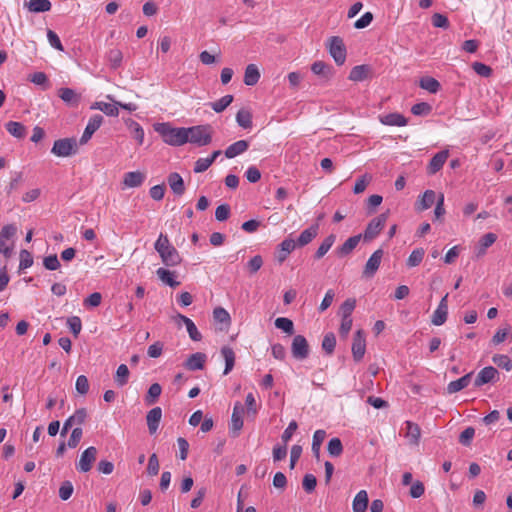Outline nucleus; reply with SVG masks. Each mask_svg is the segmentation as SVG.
Returning a JSON list of instances; mask_svg holds the SVG:
<instances>
[{
    "label": "nucleus",
    "mask_w": 512,
    "mask_h": 512,
    "mask_svg": "<svg viewBox=\"0 0 512 512\" xmlns=\"http://www.w3.org/2000/svg\"><path fill=\"white\" fill-rule=\"evenodd\" d=\"M155 131L158 132L163 141L171 146H182L188 142L186 128H173L168 123H159L155 125Z\"/></svg>",
    "instance_id": "f257e3e1"
},
{
    "label": "nucleus",
    "mask_w": 512,
    "mask_h": 512,
    "mask_svg": "<svg viewBox=\"0 0 512 512\" xmlns=\"http://www.w3.org/2000/svg\"><path fill=\"white\" fill-rule=\"evenodd\" d=\"M213 133V127L209 124L186 128L188 142L199 147L209 145L212 142Z\"/></svg>",
    "instance_id": "f03ea898"
},
{
    "label": "nucleus",
    "mask_w": 512,
    "mask_h": 512,
    "mask_svg": "<svg viewBox=\"0 0 512 512\" xmlns=\"http://www.w3.org/2000/svg\"><path fill=\"white\" fill-rule=\"evenodd\" d=\"M78 151V143L75 138H62L54 142L51 153L57 157H69Z\"/></svg>",
    "instance_id": "7ed1b4c3"
},
{
    "label": "nucleus",
    "mask_w": 512,
    "mask_h": 512,
    "mask_svg": "<svg viewBox=\"0 0 512 512\" xmlns=\"http://www.w3.org/2000/svg\"><path fill=\"white\" fill-rule=\"evenodd\" d=\"M388 218V213H382L379 216L373 218L367 225L362 235L364 242H370L375 239L380 232L383 230Z\"/></svg>",
    "instance_id": "20e7f679"
},
{
    "label": "nucleus",
    "mask_w": 512,
    "mask_h": 512,
    "mask_svg": "<svg viewBox=\"0 0 512 512\" xmlns=\"http://www.w3.org/2000/svg\"><path fill=\"white\" fill-rule=\"evenodd\" d=\"M329 53L333 57L337 65L344 64L346 60V47L342 38L333 36L329 39Z\"/></svg>",
    "instance_id": "39448f33"
},
{
    "label": "nucleus",
    "mask_w": 512,
    "mask_h": 512,
    "mask_svg": "<svg viewBox=\"0 0 512 512\" xmlns=\"http://www.w3.org/2000/svg\"><path fill=\"white\" fill-rule=\"evenodd\" d=\"M309 344L303 335L294 336L291 344L292 356L297 360H304L309 356Z\"/></svg>",
    "instance_id": "423d86ee"
},
{
    "label": "nucleus",
    "mask_w": 512,
    "mask_h": 512,
    "mask_svg": "<svg viewBox=\"0 0 512 512\" xmlns=\"http://www.w3.org/2000/svg\"><path fill=\"white\" fill-rule=\"evenodd\" d=\"M499 375L500 374L495 367L486 366L477 374L474 380V386L479 388L485 384L495 383L499 380Z\"/></svg>",
    "instance_id": "0eeeda50"
},
{
    "label": "nucleus",
    "mask_w": 512,
    "mask_h": 512,
    "mask_svg": "<svg viewBox=\"0 0 512 512\" xmlns=\"http://www.w3.org/2000/svg\"><path fill=\"white\" fill-rule=\"evenodd\" d=\"M383 255L384 251L382 249H378L369 257L362 272L363 278L369 279L374 277L380 267Z\"/></svg>",
    "instance_id": "6e6552de"
},
{
    "label": "nucleus",
    "mask_w": 512,
    "mask_h": 512,
    "mask_svg": "<svg viewBox=\"0 0 512 512\" xmlns=\"http://www.w3.org/2000/svg\"><path fill=\"white\" fill-rule=\"evenodd\" d=\"M97 457V449L94 446H90L85 449L77 463V469L80 472H88L91 470L93 463L95 462Z\"/></svg>",
    "instance_id": "1a4fd4ad"
},
{
    "label": "nucleus",
    "mask_w": 512,
    "mask_h": 512,
    "mask_svg": "<svg viewBox=\"0 0 512 512\" xmlns=\"http://www.w3.org/2000/svg\"><path fill=\"white\" fill-rule=\"evenodd\" d=\"M366 351V341L362 330L356 331L352 343V355L356 362L363 359Z\"/></svg>",
    "instance_id": "9d476101"
},
{
    "label": "nucleus",
    "mask_w": 512,
    "mask_h": 512,
    "mask_svg": "<svg viewBox=\"0 0 512 512\" xmlns=\"http://www.w3.org/2000/svg\"><path fill=\"white\" fill-rule=\"evenodd\" d=\"M103 122V116L100 114L93 115L79 140L80 144H86L92 137V135L100 128Z\"/></svg>",
    "instance_id": "9b49d317"
},
{
    "label": "nucleus",
    "mask_w": 512,
    "mask_h": 512,
    "mask_svg": "<svg viewBox=\"0 0 512 512\" xmlns=\"http://www.w3.org/2000/svg\"><path fill=\"white\" fill-rule=\"evenodd\" d=\"M86 417H87V411L85 408L77 409L75 411V413L64 422L63 428L61 430V436H65L67 434L68 430L73 425H79V426L82 425L85 422Z\"/></svg>",
    "instance_id": "f8f14e48"
},
{
    "label": "nucleus",
    "mask_w": 512,
    "mask_h": 512,
    "mask_svg": "<svg viewBox=\"0 0 512 512\" xmlns=\"http://www.w3.org/2000/svg\"><path fill=\"white\" fill-rule=\"evenodd\" d=\"M448 294H446L440 301L437 309L434 311L432 315L431 322L436 326L443 325L447 320L448 315V304H447Z\"/></svg>",
    "instance_id": "ddd939ff"
},
{
    "label": "nucleus",
    "mask_w": 512,
    "mask_h": 512,
    "mask_svg": "<svg viewBox=\"0 0 512 512\" xmlns=\"http://www.w3.org/2000/svg\"><path fill=\"white\" fill-rule=\"evenodd\" d=\"M207 356L202 352L191 354L184 362V367L190 371L202 370L204 368Z\"/></svg>",
    "instance_id": "4468645a"
},
{
    "label": "nucleus",
    "mask_w": 512,
    "mask_h": 512,
    "mask_svg": "<svg viewBox=\"0 0 512 512\" xmlns=\"http://www.w3.org/2000/svg\"><path fill=\"white\" fill-rule=\"evenodd\" d=\"M58 96L70 107H77L81 101V95L71 88H60Z\"/></svg>",
    "instance_id": "2eb2a0df"
},
{
    "label": "nucleus",
    "mask_w": 512,
    "mask_h": 512,
    "mask_svg": "<svg viewBox=\"0 0 512 512\" xmlns=\"http://www.w3.org/2000/svg\"><path fill=\"white\" fill-rule=\"evenodd\" d=\"M162 418V409L160 407L152 408L146 415V421L149 433L155 434L158 430L159 423Z\"/></svg>",
    "instance_id": "dca6fc26"
},
{
    "label": "nucleus",
    "mask_w": 512,
    "mask_h": 512,
    "mask_svg": "<svg viewBox=\"0 0 512 512\" xmlns=\"http://www.w3.org/2000/svg\"><path fill=\"white\" fill-rule=\"evenodd\" d=\"M146 175L140 171H132L124 174L122 184L124 187H139L145 181Z\"/></svg>",
    "instance_id": "f3484780"
},
{
    "label": "nucleus",
    "mask_w": 512,
    "mask_h": 512,
    "mask_svg": "<svg viewBox=\"0 0 512 512\" xmlns=\"http://www.w3.org/2000/svg\"><path fill=\"white\" fill-rule=\"evenodd\" d=\"M244 413V407L240 402H236L233 413L231 416V431L236 436L243 427L242 414Z\"/></svg>",
    "instance_id": "a211bd4d"
},
{
    "label": "nucleus",
    "mask_w": 512,
    "mask_h": 512,
    "mask_svg": "<svg viewBox=\"0 0 512 512\" xmlns=\"http://www.w3.org/2000/svg\"><path fill=\"white\" fill-rule=\"evenodd\" d=\"M159 255L166 266H177L182 262V258L174 246L163 250Z\"/></svg>",
    "instance_id": "6ab92c4d"
},
{
    "label": "nucleus",
    "mask_w": 512,
    "mask_h": 512,
    "mask_svg": "<svg viewBox=\"0 0 512 512\" xmlns=\"http://www.w3.org/2000/svg\"><path fill=\"white\" fill-rule=\"evenodd\" d=\"M319 225L313 224L307 229L303 230L297 238L296 244L298 247H304L308 245L318 235Z\"/></svg>",
    "instance_id": "aec40b11"
},
{
    "label": "nucleus",
    "mask_w": 512,
    "mask_h": 512,
    "mask_svg": "<svg viewBox=\"0 0 512 512\" xmlns=\"http://www.w3.org/2000/svg\"><path fill=\"white\" fill-rule=\"evenodd\" d=\"M448 151H440L436 153L430 160L427 170L429 174H435L440 171L448 158Z\"/></svg>",
    "instance_id": "412c9836"
},
{
    "label": "nucleus",
    "mask_w": 512,
    "mask_h": 512,
    "mask_svg": "<svg viewBox=\"0 0 512 512\" xmlns=\"http://www.w3.org/2000/svg\"><path fill=\"white\" fill-rule=\"evenodd\" d=\"M362 240V235H354L349 237L341 246L336 249V253L339 257H345L349 255Z\"/></svg>",
    "instance_id": "4be33fe9"
},
{
    "label": "nucleus",
    "mask_w": 512,
    "mask_h": 512,
    "mask_svg": "<svg viewBox=\"0 0 512 512\" xmlns=\"http://www.w3.org/2000/svg\"><path fill=\"white\" fill-rule=\"evenodd\" d=\"M167 181L170 186V189L172 190V192L175 195L181 196L184 194L185 184H184V180H183L182 176L179 173H177V172L170 173L168 175Z\"/></svg>",
    "instance_id": "5701e85b"
},
{
    "label": "nucleus",
    "mask_w": 512,
    "mask_h": 512,
    "mask_svg": "<svg viewBox=\"0 0 512 512\" xmlns=\"http://www.w3.org/2000/svg\"><path fill=\"white\" fill-rule=\"evenodd\" d=\"M24 7L32 13H42L51 10L52 4L49 0H29L24 2Z\"/></svg>",
    "instance_id": "b1692460"
},
{
    "label": "nucleus",
    "mask_w": 512,
    "mask_h": 512,
    "mask_svg": "<svg viewBox=\"0 0 512 512\" xmlns=\"http://www.w3.org/2000/svg\"><path fill=\"white\" fill-rule=\"evenodd\" d=\"M249 148V142L246 140H238L233 144L229 145L224 154L227 158H234L244 152H246Z\"/></svg>",
    "instance_id": "393cba45"
},
{
    "label": "nucleus",
    "mask_w": 512,
    "mask_h": 512,
    "mask_svg": "<svg viewBox=\"0 0 512 512\" xmlns=\"http://www.w3.org/2000/svg\"><path fill=\"white\" fill-rule=\"evenodd\" d=\"M497 240V236L494 233H487L483 235L479 242L478 247L476 248V257H482L486 254L487 248L492 246Z\"/></svg>",
    "instance_id": "a878e982"
},
{
    "label": "nucleus",
    "mask_w": 512,
    "mask_h": 512,
    "mask_svg": "<svg viewBox=\"0 0 512 512\" xmlns=\"http://www.w3.org/2000/svg\"><path fill=\"white\" fill-rule=\"evenodd\" d=\"M380 122L387 126H405L407 118L400 113H389L380 117Z\"/></svg>",
    "instance_id": "bb28decb"
},
{
    "label": "nucleus",
    "mask_w": 512,
    "mask_h": 512,
    "mask_svg": "<svg viewBox=\"0 0 512 512\" xmlns=\"http://www.w3.org/2000/svg\"><path fill=\"white\" fill-rule=\"evenodd\" d=\"M472 374L473 372H470L455 381H451L447 386V392L454 394L466 388L471 381Z\"/></svg>",
    "instance_id": "cd10ccee"
},
{
    "label": "nucleus",
    "mask_w": 512,
    "mask_h": 512,
    "mask_svg": "<svg viewBox=\"0 0 512 512\" xmlns=\"http://www.w3.org/2000/svg\"><path fill=\"white\" fill-rule=\"evenodd\" d=\"M260 79V72L258 67L255 64H249L245 68L244 73V83L247 86H254L258 83Z\"/></svg>",
    "instance_id": "c85d7f7f"
},
{
    "label": "nucleus",
    "mask_w": 512,
    "mask_h": 512,
    "mask_svg": "<svg viewBox=\"0 0 512 512\" xmlns=\"http://www.w3.org/2000/svg\"><path fill=\"white\" fill-rule=\"evenodd\" d=\"M368 494L365 490L359 491L352 503L353 512H366L368 507Z\"/></svg>",
    "instance_id": "c756f323"
},
{
    "label": "nucleus",
    "mask_w": 512,
    "mask_h": 512,
    "mask_svg": "<svg viewBox=\"0 0 512 512\" xmlns=\"http://www.w3.org/2000/svg\"><path fill=\"white\" fill-rule=\"evenodd\" d=\"M158 278L171 288H176L180 285L179 281L175 280V272L165 268H158L156 271Z\"/></svg>",
    "instance_id": "7c9ffc66"
},
{
    "label": "nucleus",
    "mask_w": 512,
    "mask_h": 512,
    "mask_svg": "<svg viewBox=\"0 0 512 512\" xmlns=\"http://www.w3.org/2000/svg\"><path fill=\"white\" fill-rule=\"evenodd\" d=\"M125 124L130 130L133 138L138 142L139 145H142L144 141V130L140 124L131 118L126 119Z\"/></svg>",
    "instance_id": "2f4dec72"
},
{
    "label": "nucleus",
    "mask_w": 512,
    "mask_h": 512,
    "mask_svg": "<svg viewBox=\"0 0 512 512\" xmlns=\"http://www.w3.org/2000/svg\"><path fill=\"white\" fill-rule=\"evenodd\" d=\"M221 354L225 360V369L223 374L227 375L232 371L235 365V353L231 347L224 346L221 348Z\"/></svg>",
    "instance_id": "473e14b6"
},
{
    "label": "nucleus",
    "mask_w": 512,
    "mask_h": 512,
    "mask_svg": "<svg viewBox=\"0 0 512 512\" xmlns=\"http://www.w3.org/2000/svg\"><path fill=\"white\" fill-rule=\"evenodd\" d=\"M370 71L371 69L368 65H357L351 69L349 79L355 82L363 81L368 77Z\"/></svg>",
    "instance_id": "72a5a7b5"
},
{
    "label": "nucleus",
    "mask_w": 512,
    "mask_h": 512,
    "mask_svg": "<svg viewBox=\"0 0 512 512\" xmlns=\"http://www.w3.org/2000/svg\"><path fill=\"white\" fill-rule=\"evenodd\" d=\"M436 200V193L433 190H426L422 197L417 201V210L423 211L430 208Z\"/></svg>",
    "instance_id": "f704fd0d"
},
{
    "label": "nucleus",
    "mask_w": 512,
    "mask_h": 512,
    "mask_svg": "<svg viewBox=\"0 0 512 512\" xmlns=\"http://www.w3.org/2000/svg\"><path fill=\"white\" fill-rule=\"evenodd\" d=\"M336 236L334 234L328 235L320 244L318 249L316 250L314 254V258L319 260L330 250V248L335 243Z\"/></svg>",
    "instance_id": "c9c22d12"
},
{
    "label": "nucleus",
    "mask_w": 512,
    "mask_h": 512,
    "mask_svg": "<svg viewBox=\"0 0 512 512\" xmlns=\"http://www.w3.org/2000/svg\"><path fill=\"white\" fill-rule=\"evenodd\" d=\"M6 130L14 137L18 139H22L25 137L26 134V128L25 126L16 121H9L5 125Z\"/></svg>",
    "instance_id": "e433bc0d"
},
{
    "label": "nucleus",
    "mask_w": 512,
    "mask_h": 512,
    "mask_svg": "<svg viewBox=\"0 0 512 512\" xmlns=\"http://www.w3.org/2000/svg\"><path fill=\"white\" fill-rule=\"evenodd\" d=\"M118 105L116 103L110 104L105 102H95L91 109H99L108 116L116 117L119 114Z\"/></svg>",
    "instance_id": "4c0bfd02"
},
{
    "label": "nucleus",
    "mask_w": 512,
    "mask_h": 512,
    "mask_svg": "<svg viewBox=\"0 0 512 512\" xmlns=\"http://www.w3.org/2000/svg\"><path fill=\"white\" fill-rule=\"evenodd\" d=\"M311 70L314 74L329 79L332 76V68L323 61H316L312 64Z\"/></svg>",
    "instance_id": "58836bf2"
},
{
    "label": "nucleus",
    "mask_w": 512,
    "mask_h": 512,
    "mask_svg": "<svg viewBox=\"0 0 512 512\" xmlns=\"http://www.w3.org/2000/svg\"><path fill=\"white\" fill-rule=\"evenodd\" d=\"M236 122L237 124L244 128L248 129L252 127V114L247 109H240L236 114Z\"/></svg>",
    "instance_id": "ea45409f"
},
{
    "label": "nucleus",
    "mask_w": 512,
    "mask_h": 512,
    "mask_svg": "<svg viewBox=\"0 0 512 512\" xmlns=\"http://www.w3.org/2000/svg\"><path fill=\"white\" fill-rule=\"evenodd\" d=\"M406 436L409 438L410 443L417 445L421 436L420 427L410 421L406 422Z\"/></svg>",
    "instance_id": "a19ab883"
},
{
    "label": "nucleus",
    "mask_w": 512,
    "mask_h": 512,
    "mask_svg": "<svg viewBox=\"0 0 512 512\" xmlns=\"http://www.w3.org/2000/svg\"><path fill=\"white\" fill-rule=\"evenodd\" d=\"M326 437V432L324 430H316L313 435V441H312V452L314 456L319 459L320 456V448L322 445V442L324 441Z\"/></svg>",
    "instance_id": "79ce46f5"
},
{
    "label": "nucleus",
    "mask_w": 512,
    "mask_h": 512,
    "mask_svg": "<svg viewBox=\"0 0 512 512\" xmlns=\"http://www.w3.org/2000/svg\"><path fill=\"white\" fill-rule=\"evenodd\" d=\"M420 87L430 93H437L440 89V83L433 77H423L420 80Z\"/></svg>",
    "instance_id": "37998d69"
},
{
    "label": "nucleus",
    "mask_w": 512,
    "mask_h": 512,
    "mask_svg": "<svg viewBox=\"0 0 512 512\" xmlns=\"http://www.w3.org/2000/svg\"><path fill=\"white\" fill-rule=\"evenodd\" d=\"M129 369L127 365L121 364L116 371L115 382L119 387H123L127 384L129 379Z\"/></svg>",
    "instance_id": "c03bdc74"
},
{
    "label": "nucleus",
    "mask_w": 512,
    "mask_h": 512,
    "mask_svg": "<svg viewBox=\"0 0 512 512\" xmlns=\"http://www.w3.org/2000/svg\"><path fill=\"white\" fill-rule=\"evenodd\" d=\"M162 387L158 383H153L146 394L145 401L148 405L154 404L161 395Z\"/></svg>",
    "instance_id": "a18cd8bd"
},
{
    "label": "nucleus",
    "mask_w": 512,
    "mask_h": 512,
    "mask_svg": "<svg viewBox=\"0 0 512 512\" xmlns=\"http://www.w3.org/2000/svg\"><path fill=\"white\" fill-rule=\"evenodd\" d=\"M232 101V95H225L219 100L210 103V106L216 113H221L232 103Z\"/></svg>",
    "instance_id": "49530a36"
},
{
    "label": "nucleus",
    "mask_w": 512,
    "mask_h": 512,
    "mask_svg": "<svg viewBox=\"0 0 512 512\" xmlns=\"http://www.w3.org/2000/svg\"><path fill=\"white\" fill-rule=\"evenodd\" d=\"M336 346V337L334 333L329 332L325 334L322 340V349L326 352V354L331 355Z\"/></svg>",
    "instance_id": "de8ad7c7"
},
{
    "label": "nucleus",
    "mask_w": 512,
    "mask_h": 512,
    "mask_svg": "<svg viewBox=\"0 0 512 512\" xmlns=\"http://www.w3.org/2000/svg\"><path fill=\"white\" fill-rule=\"evenodd\" d=\"M327 450L330 456L338 457L343 452V445L339 438H332L327 445Z\"/></svg>",
    "instance_id": "09e8293b"
},
{
    "label": "nucleus",
    "mask_w": 512,
    "mask_h": 512,
    "mask_svg": "<svg viewBox=\"0 0 512 512\" xmlns=\"http://www.w3.org/2000/svg\"><path fill=\"white\" fill-rule=\"evenodd\" d=\"M275 326L278 329L283 330L288 335H292L294 333V324L292 320L286 317H279L275 320Z\"/></svg>",
    "instance_id": "8fccbe9b"
},
{
    "label": "nucleus",
    "mask_w": 512,
    "mask_h": 512,
    "mask_svg": "<svg viewBox=\"0 0 512 512\" xmlns=\"http://www.w3.org/2000/svg\"><path fill=\"white\" fill-rule=\"evenodd\" d=\"M424 254H425V251L422 248L413 250L412 253L410 254V256L408 257L407 266L408 267L418 266L422 262Z\"/></svg>",
    "instance_id": "3c124183"
},
{
    "label": "nucleus",
    "mask_w": 512,
    "mask_h": 512,
    "mask_svg": "<svg viewBox=\"0 0 512 512\" xmlns=\"http://www.w3.org/2000/svg\"><path fill=\"white\" fill-rule=\"evenodd\" d=\"M123 59V54L119 49H111L108 52V61L113 69L120 67Z\"/></svg>",
    "instance_id": "603ef678"
},
{
    "label": "nucleus",
    "mask_w": 512,
    "mask_h": 512,
    "mask_svg": "<svg viewBox=\"0 0 512 512\" xmlns=\"http://www.w3.org/2000/svg\"><path fill=\"white\" fill-rule=\"evenodd\" d=\"M372 176L369 174H364L361 176L355 183L353 192L355 194H360L365 191L368 184L371 182Z\"/></svg>",
    "instance_id": "864d4df0"
},
{
    "label": "nucleus",
    "mask_w": 512,
    "mask_h": 512,
    "mask_svg": "<svg viewBox=\"0 0 512 512\" xmlns=\"http://www.w3.org/2000/svg\"><path fill=\"white\" fill-rule=\"evenodd\" d=\"M492 361L498 366L507 371L512 369V361L507 355L496 354L493 356Z\"/></svg>",
    "instance_id": "5fc2aeb1"
},
{
    "label": "nucleus",
    "mask_w": 512,
    "mask_h": 512,
    "mask_svg": "<svg viewBox=\"0 0 512 512\" xmlns=\"http://www.w3.org/2000/svg\"><path fill=\"white\" fill-rule=\"evenodd\" d=\"M262 265L263 258L260 255H256L248 261L246 268L250 274H255L261 269Z\"/></svg>",
    "instance_id": "6e6d98bb"
},
{
    "label": "nucleus",
    "mask_w": 512,
    "mask_h": 512,
    "mask_svg": "<svg viewBox=\"0 0 512 512\" xmlns=\"http://www.w3.org/2000/svg\"><path fill=\"white\" fill-rule=\"evenodd\" d=\"M432 111L430 104L426 102H420L412 106L411 112L416 116H425Z\"/></svg>",
    "instance_id": "4d7b16f0"
},
{
    "label": "nucleus",
    "mask_w": 512,
    "mask_h": 512,
    "mask_svg": "<svg viewBox=\"0 0 512 512\" xmlns=\"http://www.w3.org/2000/svg\"><path fill=\"white\" fill-rule=\"evenodd\" d=\"M431 20L433 26L437 28L448 29L450 26L447 16L441 13H435Z\"/></svg>",
    "instance_id": "13d9d810"
},
{
    "label": "nucleus",
    "mask_w": 512,
    "mask_h": 512,
    "mask_svg": "<svg viewBox=\"0 0 512 512\" xmlns=\"http://www.w3.org/2000/svg\"><path fill=\"white\" fill-rule=\"evenodd\" d=\"M33 265V256L28 250H21L19 269H27Z\"/></svg>",
    "instance_id": "bf43d9fd"
},
{
    "label": "nucleus",
    "mask_w": 512,
    "mask_h": 512,
    "mask_svg": "<svg viewBox=\"0 0 512 512\" xmlns=\"http://www.w3.org/2000/svg\"><path fill=\"white\" fill-rule=\"evenodd\" d=\"M355 306H356L355 299L349 298V299L345 300L340 307V312H341L342 317H351V314H352L353 310L355 309Z\"/></svg>",
    "instance_id": "052dcab7"
},
{
    "label": "nucleus",
    "mask_w": 512,
    "mask_h": 512,
    "mask_svg": "<svg viewBox=\"0 0 512 512\" xmlns=\"http://www.w3.org/2000/svg\"><path fill=\"white\" fill-rule=\"evenodd\" d=\"M317 485V479L313 474H306L303 477L302 486L307 493H311L315 490Z\"/></svg>",
    "instance_id": "680f3d73"
},
{
    "label": "nucleus",
    "mask_w": 512,
    "mask_h": 512,
    "mask_svg": "<svg viewBox=\"0 0 512 512\" xmlns=\"http://www.w3.org/2000/svg\"><path fill=\"white\" fill-rule=\"evenodd\" d=\"M75 388L79 394H81V395L87 394L88 390H89L88 378L85 375L78 376V378L76 379Z\"/></svg>",
    "instance_id": "e2e57ef3"
},
{
    "label": "nucleus",
    "mask_w": 512,
    "mask_h": 512,
    "mask_svg": "<svg viewBox=\"0 0 512 512\" xmlns=\"http://www.w3.org/2000/svg\"><path fill=\"white\" fill-rule=\"evenodd\" d=\"M474 435L475 429L473 427H467L461 432L459 436V442L464 446H470Z\"/></svg>",
    "instance_id": "0e129e2a"
},
{
    "label": "nucleus",
    "mask_w": 512,
    "mask_h": 512,
    "mask_svg": "<svg viewBox=\"0 0 512 512\" xmlns=\"http://www.w3.org/2000/svg\"><path fill=\"white\" fill-rule=\"evenodd\" d=\"M43 265L47 270L51 271L57 270L61 266L56 254L46 256L43 259Z\"/></svg>",
    "instance_id": "69168bd1"
},
{
    "label": "nucleus",
    "mask_w": 512,
    "mask_h": 512,
    "mask_svg": "<svg viewBox=\"0 0 512 512\" xmlns=\"http://www.w3.org/2000/svg\"><path fill=\"white\" fill-rule=\"evenodd\" d=\"M213 317L215 321L220 323L229 324L231 320L229 313L222 307H217L214 309Z\"/></svg>",
    "instance_id": "338daca9"
},
{
    "label": "nucleus",
    "mask_w": 512,
    "mask_h": 512,
    "mask_svg": "<svg viewBox=\"0 0 512 512\" xmlns=\"http://www.w3.org/2000/svg\"><path fill=\"white\" fill-rule=\"evenodd\" d=\"M73 493V485L70 481H64L59 488V497L66 501Z\"/></svg>",
    "instance_id": "774afa93"
}]
</instances>
